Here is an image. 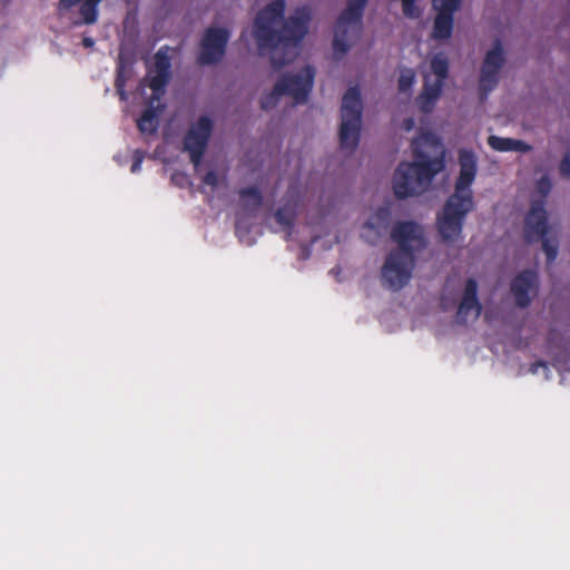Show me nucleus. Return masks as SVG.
<instances>
[{"instance_id": "a878e982", "label": "nucleus", "mask_w": 570, "mask_h": 570, "mask_svg": "<svg viewBox=\"0 0 570 570\" xmlns=\"http://www.w3.org/2000/svg\"><path fill=\"white\" fill-rule=\"evenodd\" d=\"M170 68L171 63L170 58L168 56V50L167 48H160L155 55V65L151 72L157 73L161 77H170Z\"/></svg>"}, {"instance_id": "7ed1b4c3", "label": "nucleus", "mask_w": 570, "mask_h": 570, "mask_svg": "<svg viewBox=\"0 0 570 570\" xmlns=\"http://www.w3.org/2000/svg\"><path fill=\"white\" fill-rule=\"evenodd\" d=\"M459 164L460 174L455 180L454 193L446 199L442 212L436 216L438 232L446 243L454 242L461 236L465 218L474 208L470 186L476 175V158L472 151L461 150Z\"/></svg>"}, {"instance_id": "bb28decb", "label": "nucleus", "mask_w": 570, "mask_h": 570, "mask_svg": "<svg viewBox=\"0 0 570 570\" xmlns=\"http://www.w3.org/2000/svg\"><path fill=\"white\" fill-rule=\"evenodd\" d=\"M461 0H433L434 9L440 13L454 16L455 11L460 8Z\"/></svg>"}, {"instance_id": "2eb2a0df", "label": "nucleus", "mask_w": 570, "mask_h": 570, "mask_svg": "<svg viewBox=\"0 0 570 570\" xmlns=\"http://www.w3.org/2000/svg\"><path fill=\"white\" fill-rule=\"evenodd\" d=\"M473 312V317L478 318L482 312V305L478 299V283L474 278H469L465 283L462 299L456 312L459 324H466L468 315Z\"/></svg>"}, {"instance_id": "20e7f679", "label": "nucleus", "mask_w": 570, "mask_h": 570, "mask_svg": "<svg viewBox=\"0 0 570 570\" xmlns=\"http://www.w3.org/2000/svg\"><path fill=\"white\" fill-rule=\"evenodd\" d=\"M139 47V32L136 31V21L130 16L124 20V35L120 42L116 91L125 102L122 112L126 118H131L138 131L142 135V79L138 80L134 91H126V85L134 75V66L137 61Z\"/></svg>"}, {"instance_id": "4468645a", "label": "nucleus", "mask_w": 570, "mask_h": 570, "mask_svg": "<svg viewBox=\"0 0 570 570\" xmlns=\"http://www.w3.org/2000/svg\"><path fill=\"white\" fill-rule=\"evenodd\" d=\"M538 287V275L534 271L524 269L520 272L511 282V293L514 296L515 304L525 308L531 304V292L535 294Z\"/></svg>"}, {"instance_id": "c756f323", "label": "nucleus", "mask_w": 570, "mask_h": 570, "mask_svg": "<svg viewBox=\"0 0 570 570\" xmlns=\"http://www.w3.org/2000/svg\"><path fill=\"white\" fill-rule=\"evenodd\" d=\"M416 0H402L403 13L405 17L414 19L420 16V11L415 6Z\"/></svg>"}, {"instance_id": "f03ea898", "label": "nucleus", "mask_w": 570, "mask_h": 570, "mask_svg": "<svg viewBox=\"0 0 570 570\" xmlns=\"http://www.w3.org/2000/svg\"><path fill=\"white\" fill-rule=\"evenodd\" d=\"M438 148L439 138L429 131L421 132L411 142L414 161L400 163L393 176V191L397 199L420 195L428 189L432 179L444 168L442 157L430 158L423 147Z\"/></svg>"}, {"instance_id": "393cba45", "label": "nucleus", "mask_w": 570, "mask_h": 570, "mask_svg": "<svg viewBox=\"0 0 570 570\" xmlns=\"http://www.w3.org/2000/svg\"><path fill=\"white\" fill-rule=\"evenodd\" d=\"M503 63V48L500 40H497L493 48L487 52L482 66L501 70Z\"/></svg>"}, {"instance_id": "cd10ccee", "label": "nucleus", "mask_w": 570, "mask_h": 570, "mask_svg": "<svg viewBox=\"0 0 570 570\" xmlns=\"http://www.w3.org/2000/svg\"><path fill=\"white\" fill-rule=\"evenodd\" d=\"M415 81V73L412 69H405L402 71L399 78V90L401 92H407L411 90Z\"/></svg>"}, {"instance_id": "39448f33", "label": "nucleus", "mask_w": 570, "mask_h": 570, "mask_svg": "<svg viewBox=\"0 0 570 570\" xmlns=\"http://www.w3.org/2000/svg\"><path fill=\"white\" fill-rule=\"evenodd\" d=\"M397 249L391 252L382 267V281L386 287L399 291L411 279L414 265V246H424L421 227L412 220L397 222L391 232Z\"/></svg>"}, {"instance_id": "f8f14e48", "label": "nucleus", "mask_w": 570, "mask_h": 570, "mask_svg": "<svg viewBox=\"0 0 570 570\" xmlns=\"http://www.w3.org/2000/svg\"><path fill=\"white\" fill-rule=\"evenodd\" d=\"M229 38L230 32L225 28H207L200 41L199 65L219 62L225 55Z\"/></svg>"}, {"instance_id": "412c9836", "label": "nucleus", "mask_w": 570, "mask_h": 570, "mask_svg": "<svg viewBox=\"0 0 570 570\" xmlns=\"http://www.w3.org/2000/svg\"><path fill=\"white\" fill-rule=\"evenodd\" d=\"M114 159L119 166L130 164V171L137 173L140 168V164L142 163V150L139 148L135 150L127 148L125 153L115 155Z\"/></svg>"}, {"instance_id": "6ab92c4d", "label": "nucleus", "mask_w": 570, "mask_h": 570, "mask_svg": "<svg viewBox=\"0 0 570 570\" xmlns=\"http://www.w3.org/2000/svg\"><path fill=\"white\" fill-rule=\"evenodd\" d=\"M453 16L438 12L432 30V38L435 40H446L453 31Z\"/></svg>"}, {"instance_id": "ddd939ff", "label": "nucleus", "mask_w": 570, "mask_h": 570, "mask_svg": "<svg viewBox=\"0 0 570 570\" xmlns=\"http://www.w3.org/2000/svg\"><path fill=\"white\" fill-rule=\"evenodd\" d=\"M212 130L213 122L210 118L203 116L185 135L184 149L189 153L190 161L195 167H198L202 163Z\"/></svg>"}, {"instance_id": "473e14b6", "label": "nucleus", "mask_w": 570, "mask_h": 570, "mask_svg": "<svg viewBox=\"0 0 570 570\" xmlns=\"http://www.w3.org/2000/svg\"><path fill=\"white\" fill-rule=\"evenodd\" d=\"M204 184L216 187L218 185V176L214 170H209L203 178Z\"/></svg>"}, {"instance_id": "0eeeda50", "label": "nucleus", "mask_w": 570, "mask_h": 570, "mask_svg": "<svg viewBox=\"0 0 570 570\" xmlns=\"http://www.w3.org/2000/svg\"><path fill=\"white\" fill-rule=\"evenodd\" d=\"M548 229V215L544 203L535 200L524 218V239L529 244L541 240L547 262L552 264L558 256V243L551 242L547 237Z\"/></svg>"}, {"instance_id": "f257e3e1", "label": "nucleus", "mask_w": 570, "mask_h": 570, "mask_svg": "<svg viewBox=\"0 0 570 570\" xmlns=\"http://www.w3.org/2000/svg\"><path fill=\"white\" fill-rule=\"evenodd\" d=\"M285 1L274 0L256 14L253 36L259 51H272L271 63L281 70L298 55V48L307 33L308 17L291 16L284 21Z\"/></svg>"}, {"instance_id": "dca6fc26", "label": "nucleus", "mask_w": 570, "mask_h": 570, "mask_svg": "<svg viewBox=\"0 0 570 570\" xmlns=\"http://www.w3.org/2000/svg\"><path fill=\"white\" fill-rule=\"evenodd\" d=\"M170 77H161L157 73H154L153 77L147 79L145 77V87L148 86L153 90V97L149 99V101L145 100V112H144V119L145 124L151 121L160 110V106L154 107V101H159L161 96L165 94V88L167 83L169 82Z\"/></svg>"}, {"instance_id": "a211bd4d", "label": "nucleus", "mask_w": 570, "mask_h": 570, "mask_svg": "<svg viewBox=\"0 0 570 570\" xmlns=\"http://www.w3.org/2000/svg\"><path fill=\"white\" fill-rule=\"evenodd\" d=\"M391 210L389 207H379L371 217L364 223L363 228L373 230L375 236H381L389 227Z\"/></svg>"}, {"instance_id": "c85d7f7f", "label": "nucleus", "mask_w": 570, "mask_h": 570, "mask_svg": "<svg viewBox=\"0 0 570 570\" xmlns=\"http://www.w3.org/2000/svg\"><path fill=\"white\" fill-rule=\"evenodd\" d=\"M281 96H283V94L276 92V85H275L273 90L269 94L262 97V99H261L262 109L268 110V109H272L273 107H275L277 105V101Z\"/></svg>"}, {"instance_id": "2f4dec72", "label": "nucleus", "mask_w": 570, "mask_h": 570, "mask_svg": "<svg viewBox=\"0 0 570 570\" xmlns=\"http://www.w3.org/2000/svg\"><path fill=\"white\" fill-rule=\"evenodd\" d=\"M83 0H59L58 2V10L60 12H65L70 10L76 4L81 3Z\"/></svg>"}, {"instance_id": "423d86ee", "label": "nucleus", "mask_w": 570, "mask_h": 570, "mask_svg": "<svg viewBox=\"0 0 570 570\" xmlns=\"http://www.w3.org/2000/svg\"><path fill=\"white\" fill-rule=\"evenodd\" d=\"M363 104L357 87L347 89L342 99L341 126L338 131L342 149L355 150L360 142Z\"/></svg>"}, {"instance_id": "c9c22d12", "label": "nucleus", "mask_w": 570, "mask_h": 570, "mask_svg": "<svg viewBox=\"0 0 570 570\" xmlns=\"http://www.w3.org/2000/svg\"><path fill=\"white\" fill-rule=\"evenodd\" d=\"M547 362L544 361H538L531 365V371L535 373L538 371V367H547Z\"/></svg>"}, {"instance_id": "9b49d317", "label": "nucleus", "mask_w": 570, "mask_h": 570, "mask_svg": "<svg viewBox=\"0 0 570 570\" xmlns=\"http://www.w3.org/2000/svg\"><path fill=\"white\" fill-rule=\"evenodd\" d=\"M315 70L312 66H305L294 75H284L276 82V92L291 96L296 104L306 102L313 88Z\"/></svg>"}, {"instance_id": "1a4fd4ad", "label": "nucleus", "mask_w": 570, "mask_h": 570, "mask_svg": "<svg viewBox=\"0 0 570 570\" xmlns=\"http://www.w3.org/2000/svg\"><path fill=\"white\" fill-rule=\"evenodd\" d=\"M368 0H348L346 8L338 16L335 23L333 48L336 52L346 53L351 48L350 31L360 36L362 18Z\"/></svg>"}, {"instance_id": "6e6552de", "label": "nucleus", "mask_w": 570, "mask_h": 570, "mask_svg": "<svg viewBox=\"0 0 570 570\" xmlns=\"http://www.w3.org/2000/svg\"><path fill=\"white\" fill-rule=\"evenodd\" d=\"M368 0H348L346 8L338 16L335 23L333 48L336 52L346 53L351 48L350 31L360 36L362 18Z\"/></svg>"}, {"instance_id": "5701e85b", "label": "nucleus", "mask_w": 570, "mask_h": 570, "mask_svg": "<svg viewBox=\"0 0 570 570\" xmlns=\"http://www.w3.org/2000/svg\"><path fill=\"white\" fill-rule=\"evenodd\" d=\"M274 218H275L276 223L278 225H281L286 230V233H287L286 238L288 239L292 235L294 224H295V218H296L295 210L288 206L279 207L275 212Z\"/></svg>"}, {"instance_id": "f704fd0d", "label": "nucleus", "mask_w": 570, "mask_h": 570, "mask_svg": "<svg viewBox=\"0 0 570 570\" xmlns=\"http://www.w3.org/2000/svg\"><path fill=\"white\" fill-rule=\"evenodd\" d=\"M81 43L85 48H92L95 40L91 37H83Z\"/></svg>"}, {"instance_id": "7c9ffc66", "label": "nucleus", "mask_w": 570, "mask_h": 570, "mask_svg": "<svg viewBox=\"0 0 570 570\" xmlns=\"http://www.w3.org/2000/svg\"><path fill=\"white\" fill-rule=\"evenodd\" d=\"M559 171L562 177H570V154H566L560 163Z\"/></svg>"}, {"instance_id": "4be33fe9", "label": "nucleus", "mask_w": 570, "mask_h": 570, "mask_svg": "<svg viewBox=\"0 0 570 570\" xmlns=\"http://www.w3.org/2000/svg\"><path fill=\"white\" fill-rule=\"evenodd\" d=\"M239 198L246 209L257 210L263 205V195L255 186L240 189Z\"/></svg>"}, {"instance_id": "9d476101", "label": "nucleus", "mask_w": 570, "mask_h": 570, "mask_svg": "<svg viewBox=\"0 0 570 570\" xmlns=\"http://www.w3.org/2000/svg\"><path fill=\"white\" fill-rule=\"evenodd\" d=\"M430 68L435 79L432 80L430 75H424L423 89L416 98V105L423 114L432 112L442 95L449 76V61L442 53H436L430 61Z\"/></svg>"}, {"instance_id": "aec40b11", "label": "nucleus", "mask_w": 570, "mask_h": 570, "mask_svg": "<svg viewBox=\"0 0 570 570\" xmlns=\"http://www.w3.org/2000/svg\"><path fill=\"white\" fill-rule=\"evenodd\" d=\"M499 72L500 69L489 68L484 66L481 67L479 82L481 98H487L489 92H491L495 88V86L499 82Z\"/></svg>"}, {"instance_id": "72a5a7b5", "label": "nucleus", "mask_w": 570, "mask_h": 570, "mask_svg": "<svg viewBox=\"0 0 570 570\" xmlns=\"http://www.w3.org/2000/svg\"><path fill=\"white\" fill-rule=\"evenodd\" d=\"M538 189L543 195L547 196L551 189V181L548 177H542L538 181Z\"/></svg>"}, {"instance_id": "b1692460", "label": "nucleus", "mask_w": 570, "mask_h": 570, "mask_svg": "<svg viewBox=\"0 0 570 570\" xmlns=\"http://www.w3.org/2000/svg\"><path fill=\"white\" fill-rule=\"evenodd\" d=\"M79 14L81 17V21H75V26H79L81 23L94 24L98 19V3L94 0H83L80 3Z\"/></svg>"}, {"instance_id": "e433bc0d", "label": "nucleus", "mask_w": 570, "mask_h": 570, "mask_svg": "<svg viewBox=\"0 0 570 570\" xmlns=\"http://www.w3.org/2000/svg\"><path fill=\"white\" fill-rule=\"evenodd\" d=\"M413 126H414V120L412 118H407L404 120V129L405 130H411Z\"/></svg>"}, {"instance_id": "f3484780", "label": "nucleus", "mask_w": 570, "mask_h": 570, "mask_svg": "<svg viewBox=\"0 0 570 570\" xmlns=\"http://www.w3.org/2000/svg\"><path fill=\"white\" fill-rule=\"evenodd\" d=\"M488 145L497 151L528 153L531 150V146L524 142L523 140L504 138L495 135L489 136Z\"/></svg>"}]
</instances>
